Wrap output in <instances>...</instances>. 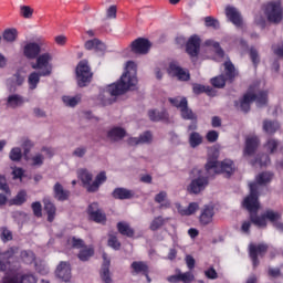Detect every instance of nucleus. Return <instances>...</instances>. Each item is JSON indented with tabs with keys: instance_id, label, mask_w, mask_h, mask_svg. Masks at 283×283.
<instances>
[{
	"instance_id": "1",
	"label": "nucleus",
	"mask_w": 283,
	"mask_h": 283,
	"mask_svg": "<svg viewBox=\"0 0 283 283\" xmlns=\"http://www.w3.org/2000/svg\"><path fill=\"white\" fill-rule=\"evenodd\" d=\"M273 180L272 172H261L255 177V182H250V195L243 200V207L250 213V220L255 227H266V220L273 222L274 227L282 219L280 212L268 210L261 217H258V209H260V201H258V191L263 185H269Z\"/></svg>"
},
{
	"instance_id": "2",
	"label": "nucleus",
	"mask_w": 283,
	"mask_h": 283,
	"mask_svg": "<svg viewBox=\"0 0 283 283\" xmlns=\"http://www.w3.org/2000/svg\"><path fill=\"white\" fill-rule=\"evenodd\" d=\"M138 85V77L136 76V63L134 61H128L126 63V69L119 81L109 84L105 88V94L109 96H123L129 90H134Z\"/></svg>"
},
{
	"instance_id": "3",
	"label": "nucleus",
	"mask_w": 283,
	"mask_h": 283,
	"mask_svg": "<svg viewBox=\"0 0 283 283\" xmlns=\"http://www.w3.org/2000/svg\"><path fill=\"white\" fill-rule=\"evenodd\" d=\"M253 102L256 103V106L264 107L269 103V92L259 91L258 86H250L239 103L241 112H249Z\"/></svg>"
},
{
	"instance_id": "4",
	"label": "nucleus",
	"mask_w": 283,
	"mask_h": 283,
	"mask_svg": "<svg viewBox=\"0 0 283 283\" xmlns=\"http://www.w3.org/2000/svg\"><path fill=\"white\" fill-rule=\"evenodd\" d=\"M206 171L208 176H216V174H226V176H232L235 171V165L233 160L226 159L221 163H218V155L209 156L206 164Z\"/></svg>"
},
{
	"instance_id": "5",
	"label": "nucleus",
	"mask_w": 283,
	"mask_h": 283,
	"mask_svg": "<svg viewBox=\"0 0 283 283\" xmlns=\"http://www.w3.org/2000/svg\"><path fill=\"white\" fill-rule=\"evenodd\" d=\"M190 184L187 186V191L198 196L201 191H205L209 186V178L211 176H205V171L200 168H193L189 172Z\"/></svg>"
},
{
	"instance_id": "6",
	"label": "nucleus",
	"mask_w": 283,
	"mask_h": 283,
	"mask_svg": "<svg viewBox=\"0 0 283 283\" xmlns=\"http://www.w3.org/2000/svg\"><path fill=\"white\" fill-rule=\"evenodd\" d=\"M78 178L82 180L84 187L86 188V191L88 193H96L98 189H101V185L103 182L107 181V175H105V171H101L96 177L95 180L92 182L93 175L87 169H81L78 171Z\"/></svg>"
},
{
	"instance_id": "7",
	"label": "nucleus",
	"mask_w": 283,
	"mask_h": 283,
	"mask_svg": "<svg viewBox=\"0 0 283 283\" xmlns=\"http://www.w3.org/2000/svg\"><path fill=\"white\" fill-rule=\"evenodd\" d=\"M75 72L78 87H87V84L92 83V76H94V74L92 73L87 60L80 61Z\"/></svg>"
},
{
	"instance_id": "8",
	"label": "nucleus",
	"mask_w": 283,
	"mask_h": 283,
	"mask_svg": "<svg viewBox=\"0 0 283 283\" xmlns=\"http://www.w3.org/2000/svg\"><path fill=\"white\" fill-rule=\"evenodd\" d=\"M264 14L270 23H280L283 19L282 2L280 0L268 2L264 6Z\"/></svg>"
},
{
	"instance_id": "9",
	"label": "nucleus",
	"mask_w": 283,
	"mask_h": 283,
	"mask_svg": "<svg viewBox=\"0 0 283 283\" xmlns=\"http://www.w3.org/2000/svg\"><path fill=\"white\" fill-rule=\"evenodd\" d=\"M46 42L43 39H38L36 42H28L23 48L25 59L34 60L41 54L42 48H45Z\"/></svg>"
},
{
	"instance_id": "10",
	"label": "nucleus",
	"mask_w": 283,
	"mask_h": 283,
	"mask_svg": "<svg viewBox=\"0 0 283 283\" xmlns=\"http://www.w3.org/2000/svg\"><path fill=\"white\" fill-rule=\"evenodd\" d=\"M87 214L92 222H96V224H107V214L101 209L98 202L88 205Z\"/></svg>"
},
{
	"instance_id": "11",
	"label": "nucleus",
	"mask_w": 283,
	"mask_h": 283,
	"mask_svg": "<svg viewBox=\"0 0 283 283\" xmlns=\"http://www.w3.org/2000/svg\"><path fill=\"white\" fill-rule=\"evenodd\" d=\"M168 74L169 76L178 78V81H189V78H191L189 70L181 67L178 62H170L168 66Z\"/></svg>"
},
{
	"instance_id": "12",
	"label": "nucleus",
	"mask_w": 283,
	"mask_h": 283,
	"mask_svg": "<svg viewBox=\"0 0 283 283\" xmlns=\"http://www.w3.org/2000/svg\"><path fill=\"white\" fill-rule=\"evenodd\" d=\"M269 247L264 243L261 244H250L249 245V255L252 260V264L254 269L260 265V261L258 260V255L262 256L266 253Z\"/></svg>"
},
{
	"instance_id": "13",
	"label": "nucleus",
	"mask_w": 283,
	"mask_h": 283,
	"mask_svg": "<svg viewBox=\"0 0 283 283\" xmlns=\"http://www.w3.org/2000/svg\"><path fill=\"white\" fill-rule=\"evenodd\" d=\"M213 216H216V208L212 205H206L201 209L199 216V222L202 227H207L213 222Z\"/></svg>"
},
{
	"instance_id": "14",
	"label": "nucleus",
	"mask_w": 283,
	"mask_h": 283,
	"mask_svg": "<svg viewBox=\"0 0 283 283\" xmlns=\"http://www.w3.org/2000/svg\"><path fill=\"white\" fill-rule=\"evenodd\" d=\"M35 64H32V70H50V74H52V65H50V61H52V55L50 53H44L38 55Z\"/></svg>"
},
{
	"instance_id": "15",
	"label": "nucleus",
	"mask_w": 283,
	"mask_h": 283,
	"mask_svg": "<svg viewBox=\"0 0 283 283\" xmlns=\"http://www.w3.org/2000/svg\"><path fill=\"white\" fill-rule=\"evenodd\" d=\"M41 76H50V69L30 73L28 77L29 90H36V87H39Z\"/></svg>"
},
{
	"instance_id": "16",
	"label": "nucleus",
	"mask_w": 283,
	"mask_h": 283,
	"mask_svg": "<svg viewBox=\"0 0 283 283\" xmlns=\"http://www.w3.org/2000/svg\"><path fill=\"white\" fill-rule=\"evenodd\" d=\"M55 275L62 282H70L72 280V268L70 263L62 261L56 268Z\"/></svg>"
},
{
	"instance_id": "17",
	"label": "nucleus",
	"mask_w": 283,
	"mask_h": 283,
	"mask_svg": "<svg viewBox=\"0 0 283 283\" xmlns=\"http://www.w3.org/2000/svg\"><path fill=\"white\" fill-rule=\"evenodd\" d=\"M226 17L237 28H240L242 25V14L238 10V8L233 6L226 7Z\"/></svg>"
},
{
	"instance_id": "18",
	"label": "nucleus",
	"mask_w": 283,
	"mask_h": 283,
	"mask_svg": "<svg viewBox=\"0 0 283 283\" xmlns=\"http://www.w3.org/2000/svg\"><path fill=\"white\" fill-rule=\"evenodd\" d=\"M70 190H65L61 182H56L53 186V198H55V200H57L59 202H65L66 200H70Z\"/></svg>"
},
{
	"instance_id": "19",
	"label": "nucleus",
	"mask_w": 283,
	"mask_h": 283,
	"mask_svg": "<svg viewBox=\"0 0 283 283\" xmlns=\"http://www.w3.org/2000/svg\"><path fill=\"white\" fill-rule=\"evenodd\" d=\"M186 52L189 56H198V52H200V36H190L186 45Z\"/></svg>"
},
{
	"instance_id": "20",
	"label": "nucleus",
	"mask_w": 283,
	"mask_h": 283,
	"mask_svg": "<svg viewBox=\"0 0 283 283\" xmlns=\"http://www.w3.org/2000/svg\"><path fill=\"white\" fill-rule=\"evenodd\" d=\"M175 209H177L179 216H193V213L200 209V205L198 202H190L188 207L185 208L180 202H176Z\"/></svg>"
},
{
	"instance_id": "21",
	"label": "nucleus",
	"mask_w": 283,
	"mask_h": 283,
	"mask_svg": "<svg viewBox=\"0 0 283 283\" xmlns=\"http://www.w3.org/2000/svg\"><path fill=\"white\" fill-rule=\"evenodd\" d=\"M25 82V77L21 75V71H17L11 77L7 80V83L9 85L10 92H14L17 87H21L23 83Z\"/></svg>"
},
{
	"instance_id": "22",
	"label": "nucleus",
	"mask_w": 283,
	"mask_h": 283,
	"mask_svg": "<svg viewBox=\"0 0 283 283\" xmlns=\"http://www.w3.org/2000/svg\"><path fill=\"white\" fill-rule=\"evenodd\" d=\"M148 118L153 123H159V120H169V113L165 108L163 109H150L148 111Z\"/></svg>"
},
{
	"instance_id": "23",
	"label": "nucleus",
	"mask_w": 283,
	"mask_h": 283,
	"mask_svg": "<svg viewBox=\"0 0 283 283\" xmlns=\"http://www.w3.org/2000/svg\"><path fill=\"white\" fill-rule=\"evenodd\" d=\"M103 264H102V270H101V277H102V281L104 283H112V276L109 275V264H111V261L109 259H107V254L104 253L103 254Z\"/></svg>"
},
{
	"instance_id": "24",
	"label": "nucleus",
	"mask_w": 283,
	"mask_h": 283,
	"mask_svg": "<svg viewBox=\"0 0 283 283\" xmlns=\"http://www.w3.org/2000/svg\"><path fill=\"white\" fill-rule=\"evenodd\" d=\"M125 128L114 127L107 132V138L111 143H118V140H123V137L126 136Z\"/></svg>"
},
{
	"instance_id": "25",
	"label": "nucleus",
	"mask_w": 283,
	"mask_h": 283,
	"mask_svg": "<svg viewBox=\"0 0 283 283\" xmlns=\"http://www.w3.org/2000/svg\"><path fill=\"white\" fill-rule=\"evenodd\" d=\"M258 145H260V139L258 138V136L248 137L245 139L244 154L251 156L258 149Z\"/></svg>"
},
{
	"instance_id": "26",
	"label": "nucleus",
	"mask_w": 283,
	"mask_h": 283,
	"mask_svg": "<svg viewBox=\"0 0 283 283\" xmlns=\"http://www.w3.org/2000/svg\"><path fill=\"white\" fill-rule=\"evenodd\" d=\"M112 196L115 200H130V198H134V192L132 190H127V188H116L112 192Z\"/></svg>"
},
{
	"instance_id": "27",
	"label": "nucleus",
	"mask_w": 283,
	"mask_h": 283,
	"mask_svg": "<svg viewBox=\"0 0 283 283\" xmlns=\"http://www.w3.org/2000/svg\"><path fill=\"white\" fill-rule=\"evenodd\" d=\"M25 103L23 96L19 94L9 95L7 98V107H11L12 109H17V107H21Z\"/></svg>"
},
{
	"instance_id": "28",
	"label": "nucleus",
	"mask_w": 283,
	"mask_h": 283,
	"mask_svg": "<svg viewBox=\"0 0 283 283\" xmlns=\"http://www.w3.org/2000/svg\"><path fill=\"white\" fill-rule=\"evenodd\" d=\"M86 50H95V52H105L106 46L103 41L98 39L88 40L85 42Z\"/></svg>"
},
{
	"instance_id": "29",
	"label": "nucleus",
	"mask_w": 283,
	"mask_h": 283,
	"mask_svg": "<svg viewBox=\"0 0 283 283\" xmlns=\"http://www.w3.org/2000/svg\"><path fill=\"white\" fill-rule=\"evenodd\" d=\"M44 211L48 216V222H54V218H56V206L50 200H44Z\"/></svg>"
},
{
	"instance_id": "30",
	"label": "nucleus",
	"mask_w": 283,
	"mask_h": 283,
	"mask_svg": "<svg viewBox=\"0 0 283 283\" xmlns=\"http://www.w3.org/2000/svg\"><path fill=\"white\" fill-rule=\"evenodd\" d=\"M117 231L122 235H126V238H134V229L127 222L119 221L117 223Z\"/></svg>"
},
{
	"instance_id": "31",
	"label": "nucleus",
	"mask_w": 283,
	"mask_h": 283,
	"mask_svg": "<svg viewBox=\"0 0 283 283\" xmlns=\"http://www.w3.org/2000/svg\"><path fill=\"white\" fill-rule=\"evenodd\" d=\"M277 129H280V123L268 119L263 122V132H265V134L273 136Z\"/></svg>"
},
{
	"instance_id": "32",
	"label": "nucleus",
	"mask_w": 283,
	"mask_h": 283,
	"mask_svg": "<svg viewBox=\"0 0 283 283\" xmlns=\"http://www.w3.org/2000/svg\"><path fill=\"white\" fill-rule=\"evenodd\" d=\"M169 222V218H164L163 216L156 217L150 222V231H158V229H161V227H165Z\"/></svg>"
},
{
	"instance_id": "33",
	"label": "nucleus",
	"mask_w": 283,
	"mask_h": 283,
	"mask_svg": "<svg viewBox=\"0 0 283 283\" xmlns=\"http://www.w3.org/2000/svg\"><path fill=\"white\" fill-rule=\"evenodd\" d=\"M203 138L202 135L198 132H192L189 135L188 143L192 149H196V147H200V144L202 143Z\"/></svg>"
},
{
	"instance_id": "34",
	"label": "nucleus",
	"mask_w": 283,
	"mask_h": 283,
	"mask_svg": "<svg viewBox=\"0 0 283 283\" xmlns=\"http://www.w3.org/2000/svg\"><path fill=\"white\" fill-rule=\"evenodd\" d=\"M180 115L184 120H198V116L189 108L188 104L180 109Z\"/></svg>"
},
{
	"instance_id": "35",
	"label": "nucleus",
	"mask_w": 283,
	"mask_h": 283,
	"mask_svg": "<svg viewBox=\"0 0 283 283\" xmlns=\"http://www.w3.org/2000/svg\"><path fill=\"white\" fill-rule=\"evenodd\" d=\"M224 70H226V78L228 81H233V78H235L238 71H235V66L233 65V63H231V61H227L224 63Z\"/></svg>"
},
{
	"instance_id": "36",
	"label": "nucleus",
	"mask_w": 283,
	"mask_h": 283,
	"mask_svg": "<svg viewBox=\"0 0 283 283\" xmlns=\"http://www.w3.org/2000/svg\"><path fill=\"white\" fill-rule=\"evenodd\" d=\"M155 202L160 205L161 209L163 208L169 209V207L171 206V203H169V201H167V192H165V191H160L159 193H157L155 196Z\"/></svg>"
},
{
	"instance_id": "37",
	"label": "nucleus",
	"mask_w": 283,
	"mask_h": 283,
	"mask_svg": "<svg viewBox=\"0 0 283 283\" xmlns=\"http://www.w3.org/2000/svg\"><path fill=\"white\" fill-rule=\"evenodd\" d=\"M93 255H94V248L85 247L80 251V253L77 254V258L78 260H81V262H87V260H90V258H92Z\"/></svg>"
},
{
	"instance_id": "38",
	"label": "nucleus",
	"mask_w": 283,
	"mask_h": 283,
	"mask_svg": "<svg viewBox=\"0 0 283 283\" xmlns=\"http://www.w3.org/2000/svg\"><path fill=\"white\" fill-rule=\"evenodd\" d=\"M28 201V192L25 190H21L18 192V195L12 199V205H15V207H21V205H25Z\"/></svg>"
},
{
	"instance_id": "39",
	"label": "nucleus",
	"mask_w": 283,
	"mask_h": 283,
	"mask_svg": "<svg viewBox=\"0 0 283 283\" xmlns=\"http://www.w3.org/2000/svg\"><path fill=\"white\" fill-rule=\"evenodd\" d=\"M130 52L133 54H143V36L137 38L130 43Z\"/></svg>"
},
{
	"instance_id": "40",
	"label": "nucleus",
	"mask_w": 283,
	"mask_h": 283,
	"mask_svg": "<svg viewBox=\"0 0 283 283\" xmlns=\"http://www.w3.org/2000/svg\"><path fill=\"white\" fill-rule=\"evenodd\" d=\"M17 35H18L17 29H7L2 33V39L8 43H12L17 41Z\"/></svg>"
},
{
	"instance_id": "41",
	"label": "nucleus",
	"mask_w": 283,
	"mask_h": 283,
	"mask_svg": "<svg viewBox=\"0 0 283 283\" xmlns=\"http://www.w3.org/2000/svg\"><path fill=\"white\" fill-rule=\"evenodd\" d=\"M169 103H171V105H174V107H177V109H182L187 104V97H170L169 98Z\"/></svg>"
},
{
	"instance_id": "42",
	"label": "nucleus",
	"mask_w": 283,
	"mask_h": 283,
	"mask_svg": "<svg viewBox=\"0 0 283 283\" xmlns=\"http://www.w3.org/2000/svg\"><path fill=\"white\" fill-rule=\"evenodd\" d=\"M62 101L64 103V105H66V107H76V105H78V103H81V96H63Z\"/></svg>"
},
{
	"instance_id": "43",
	"label": "nucleus",
	"mask_w": 283,
	"mask_h": 283,
	"mask_svg": "<svg viewBox=\"0 0 283 283\" xmlns=\"http://www.w3.org/2000/svg\"><path fill=\"white\" fill-rule=\"evenodd\" d=\"M9 158L10 160H12V163H20L21 158H23V153L21 151V148H12L9 153Z\"/></svg>"
},
{
	"instance_id": "44",
	"label": "nucleus",
	"mask_w": 283,
	"mask_h": 283,
	"mask_svg": "<svg viewBox=\"0 0 283 283\" xmlns=\"http://www.w3.org/2000/svg\"><path fill=\"white\" fill-rule=\"evenodd\" d=\"M206 45L208 48H213L216 54L222 59L224 56V51L220 48V43L213 41V40H207Z\"/></svg>"
},
{
	"instance_id": "45",
	"label": "nucleus",
	"mask_w": 283,
	"mask_h": 283,
	"mask_svg": "<svg viewBox=\"0 0 283 283\" xmlns=\"http://www.w3.org/2000/svg\"><path fill=\"white\" fill-rule=\"evenodd\" d=\"M277 147H280V140L275 138L268 139L265 148L270 151V154H275V151H277Z\"/></svg>"
},
{
	"instance_id": "46",
	"label": "nucleus",
	"mask_w": 283,
	"mask_h": 283,
	"mask_svg": "<svg viewBox=\"0 0 283 283\" xmlns=\"http://www.w3.org/2000/svg\"><path fill=\"white\" fill-rule=\"evenodd\" d=\"M107 244L111 249H114V251H119L120 249V241H118V238L115 234H108Z\"/></svg>"
},
{
	"instance_id": "47",
	"label": "nucleus",
	"mask_w": 283,
	"mask_h": 283,
	"mask_svg": "<svg viewBox=\"0 0 283 283\" xmlns=\"http://www.w3.org/2000/svg\"><path fill=\"white\" fill-rule=\"evenodd\" d=\"M31 209L35 218H43V206L41 205V201H34L31 205Z\"/></svg>"
},
{
	"instance_id": "48",
	"label": "nucleus",
	"mask_w": 283,
	"mask_h": 283,
	"mask_svg": "<svg viewBox=\"0 0 283 283\" xmlns=\"http://www.w3.org/2000/svg\"><path fill=\"white\" fill-rule=\"evenodd\" d=\"M20 14L24 19H32V15L34 14V9H32V7H30V6H22L20 8Z\"/></svg>"
},
{
	"instance_id": "49",
	"label": "nucleus",
	"mask_w": 283,
	"mask_h": 283,
	"mask_svg": "<svg viewBox=\"0 0 283 283\" xmlns=\"http://www.w3.org/2000/svg\"><path fill=\"white\" fill-rule=\"evenodd\" d=\"M0 238L2 240V242H10L12 241V231H10L8 228L2 227L1 228V234Z\"/></svg>"
},
{
	"instance_id": "50",
	"label": "nucleus",
	"mask_w": 283,
	"mask_h": 283,
	"mask_svg": "<svg viewBox=\"0 0 283 283\" xmlns=\"http://www.w3.org/2000/svg\"><path fill=\"white\" fill-rule=\"evenodd\" d=\"M211 83L213 85V87H224V85H227V80L224 78L223 75H219L217 77H213L211 80Z\"/></svg>"
},
{
	"instance_id": "51",
	"label": "nucleus",
	"mask_w": 283,
	"mask_h": 283,
	"mask_svg": "<svg viewBox=\"0 0 283 283\" xmlns=\"http://www.w3.org/2000/svg\"><path fill=\"white\" fill-rule=\"evenodd\" d=\"M132 275H138V273H143V261H135L130 265Z\"/></svg>"
},
{
	"instance_id": "52",
	"label": "nucleus",
	"mask_w": 283,
	"mask_h": 283,
	"mask_svg": "<svg viewBox=\"0 0 283 283\" xmlns=\"http://www.w3.org/2000/svg\"><path fill=\"white\" fill-rule=\"evenodd\" d=\"M192 90H193L195 94H202L205 92L207 94H211V88L209 86H205V85H200V84H195Z\"/></svg>"
},
{
	"instance_id": "53",
	"label": "nucleus",
	"mask_w": 283,
	"mask_h": 283,
	"mask_svg": "<svg viewBox=\"0 0 283 283\" xmlns=\"http://www.w3.org/2000/svg\"><path fill=\"white\" fill-rule=\"evenodd\" d=\"M179 275H180V282H184V283H190V282H193L195 280L193 273L191 272H186V273L179 272Z\"/></svg>"
},
{
	"instance_id": "54",
	"label": "nucleus",
	"mask_w": 283,
	"mask_h": 283,
	"mask_svg": "<svg viewBox=\"0 0 283 283\" xmlns=\"http://www.w3.org/2000/svg\"><path fill=\"white\" fill-rule=\"evenodd\" d=\"M0 191H4V193H10V186H8V180L3 175H0Z\"/></svg>"
},
{
	"instance_id": "55",
	"label": "nucleus",
	"mask_w": 283,
	"mask_h": 283,
	"mask_svg": "<svg viewBox=\"0 0 283 283\" xmlns=\"http://www.w3.org/2000/svg\"><path fill=\"white\" fill-rule=\"evenodd\" d=\"M272 52L276 55L280 56V59H283V42H280L277 44L272 45Z\"/></svg>"
},
{
	"instance_id": "56",
	"label": "nucleus",
	"mask_w": 283,
	"mask_h": 283,
	"mask_svg": "<svg viewBox=\"0 0 283 283\" xmlns=\"http://www.w3.org/2000/svg\"><path fill=\"white\" fill-rule=\"evenodd\" d=\"M19 283H36V276L34 274H23Z\"/></svg>"
},
{
	"instance_id": "57",
	"label": "nucleus",
	"mask_w": 283,
	"mask_h": 283,
	"mask_svg": "<svg viewBox=\"0 0 283 283\" xmlns=\"http://www.w3.org/2000/svg\"><path fill=\"white\" fill-rule=\"evenodd\" d=\"M220 134L217 130H209L206 135L208 143H216L219 138Z\"/></svg>"
},
{
	"instance_id": "58",
	"label": "nucleus",
	"mask_w": 283,
	"mask_h": 283,
	"mask_svg": "<svg viewBox=\"0 0 283 283\" xmlns=\"http://www.w3.org/2000/svg\"><path fill=\"white\" fill-rule=\"evenodd\" d=\"M25 174V170H23V168H18L15 167L13 170H12V176H13V180H21V178H23Z\"/></svg>"
},
{
	"instance_id": "59",
	"label": "nucleus",
	"mask_w": 283,
	"mask_h": 283,
	"mask_svg": "<svg viewBox=\"0 0 283 283\" xmlns=\"http://www.w3.org/2000/svg\"><path fill=\"white\" fill-rule=\"evenodd\" d=\"M205 275L208 277V280H218V272L213 268L206 270Z\"/></svg>"
},
{
	"instance_id": "60",
	"label": "nucleus",
	"mask_w": 283,
	"mask_h": 283,
	"mask_svg": "<svg viewBox=\"0 0 283 283\" xmlns=\"http://www.w3.org/2000/svg\"><path fill=\"white\" fill-rule=\"evenodd\" d=\"M269 163H271V158H269L268 155H262L260 159H256L255 163H253V165L259 164L260 167H266Z\"/></svg>"
},
{
	"instance_id": "61",
	"label": "nucleus",
	"mask_w": 283,
	"mask_h": 283,
	"mask_svg": "<svg viewBox=\"0 0 283 283\" xmlns=\"http://www.w3.org/2000/svg\"><path fill=\"white\" fill-rule=\"evenodd\" d=\"M250 59L254 65H258L260 63V55L258 54V50H250Z\"/></svg>"
},
{
	"instance_id": "62",
	"label": "nucleus",
	"mask_w": 283,
	"mask_h": 283,
	"mask_svg": "<svg viewBox=\"0 0 283 283\" xmlns=\"http://www.w3.org/2000/svg\"><path fill=\"white\" fill-rule=\"evenodd\" d=\"M205 21H206L207 28H218L220 25L218 20H216V19H213L211 17H207L205 19Z\"/></svg>"
},
{
	"instance_id": "63",
	"label": "nucleus",
	"mask_w": 283,
	"mask_h": 283,
	"mask_svg": "<svg viewBox=\"0 0 283 283\" xmlns=\"http://www.w3.org/2000/svg\"><path fill=\"white\" fill-rule=\"evenodd\" d=\"M116 12H117L116 6H111L106 11L107 19H116Z\"/></svg>"
},
{
	"instance_id": "64",
	"label": "nucleus",
	"mask_w": 283,
	"mask_h": 283,
	"mask_svg": "<svg viewBox=\"0 0 283 283\" xmlns=\"http://www.w3.org/2000/svg\"><path fill=\"white\" fill-rule=\"evenodd\" d=\"M2 283H19V276H4Z\"/></svg>"
}]
</instances>
